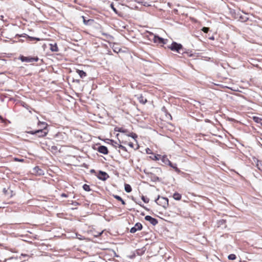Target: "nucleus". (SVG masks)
Wrapping results in <instances>:
<instances>
[{"label":"nucleus","instance_id":"1","mask_svg":"<svg viewBox=\"0 0 262 262\" xmlns=\"http://www.w3.org/2000/svg\"><path fill=\"white\" fill-rule=\"evenodd\" d=\"M155 202L158 205L162 206L165 209H166L168 206V199L167 198L159 195L158 198L156 199Z\"/></svg>","mask_w":262,"mask_h":262},{"label":"nucleus","instance_id":"2","mask_svg":"<svg viewBox=\"0 0 262 262\" xmlns=\"http://www.w3.org/2000/svg\"><path fill=\"white\" fill-rule=\"evenodd\" d=\"M54 139L58 142H64L68 139V136L64 133H58L54 136Z\"/></svg>","mask_w":262,"mask_h":262},{"label":"nucleus","instance_id":"3","mask_svg":"<svg viewBox=\"0 0 262 262\" xmlns=\"http://www.w3.org/2000/svg\"><path fill=\"white\" fill-rule=\"evenodd\" d=\"M48 132L47 129H39L35 131L28 132V133L31 135H36L38 137H43L47 135Z\"/></svg>","mask_w":262,"mask_h":262},{"label":"nucleus","instance_id":"4","mask_svg":"<svg viewBox=\"0 0 262 262\" xmlns=\"http://www.w3.org/2000/svg\"><path fill=\"white\" fill-rule=\"evenodd\" d=\"M168 48L173 51H176L180 53V50L183 49V46L180 43L173 41L171 45L168 46Z\"/></svg>","mask_w":262,"mask_h":262},{"label":"nucleus","instance_id":"5","mask_svg":"<svg viewBox=\"0 0 262 262\" xmlns=\"http://www.w3.org/2000/svg\"><path fill=\"white\" fill-rule=\"evenodd\" d=\"M145 251V247H142L141 248L136 250V252H134L132 254L128 255L127 256V257L132 259L136 256V254L138 255H142L144 253Z\"/></svg>","mask_w":262,"mask_h":262},{"label":"nucleus","instance_id":"6","mask_svg":"<svg viewBox=\"0 0 262 262\" xmlns=\"http://www.w3.org/2000/svg\"><path fill=\"white\" fill-rule=\"evenodd\" d=\"M19 59L22 62H33L34 61H37L38 60V58L37 57H31L21 56L19 57Z\"/></svg>","mask_w":262,"mask_h":262},{"label":"nucleus","instance_id":"7","mask_svg":"<svg viewBox=\"0 0 262 262\" xmlns=\"http://www.w3.org/2000/svg\"><path fill=\"white\" fill-rule=\"evenodd\" d=\"M152 35H153V38L152 40L155 43H158L161 44H166L167 40H165L164 38L160 37L157 35H154L153 34H151Z\"/></svg>","mask_w":262,"mask_h":262},{"label":"nucleus","instance_id":"8","mask_svg":"<svg viewBox=\"0 0 262 262\" xmlns=\"http://www.w3.org/2000/svg\"><path fill=\"white\" fill-rule=\"evenodd\" d=\"M108 177L109 176L108 174L106 172L102 171H99L97 175L98 179L102 181H105Z\"/></svg>","mask_w":262,"mask_h":262},{"label":"nucleus","instance_id":"9","mask_svg":"<svg viewBox=\"0 0 262 262\" xmlns=\"http://www.w3.org/2000/svg\"><path fill=\"white\" fill-rule=\"evenodd\" d=\"M142 228V225L141 223H137L135 224V225L132 227L130 230V232L131 233H135L136 231H137L138 230H141Z\"/></svg>","mask_w":262,"mask_h":262},{"label":"nucleus","instance_id":"10","mask_svg":"<svg viewBox=\"0 0 262 262\" xmlns=\"http://www.w3.org/2000/svg\"><path fill=\"white\" fill-rule=\"evenodd\" d=\"M145 220L146 221L149 222L150 224L154 226L156 225L158 223V220L157 219L153 218L149 215H146L145 217Z\"/></svg>","mask_w":262,"mask_h":262},{"label":"nucleus","instance_id":"11","mask_svg":"<svg viewBox=\"0 0 262 262\" xmlns=\"http://www.w3.org/2000/svg\"><path fill=\"white\" fill-rule=\"evenodd\" d=\"M97 150L104 155H107L108 152L107 148L104 145H100L98 147Z\"/></svg>","mask_w":262,"mask_h":262},{"label":"nucleus","instance_id":"12","mask_svg":"<svg viewBox=\"0 0 262 262\" xmlns=\"http://www.w3.org/2000/svg\"><path fill=\"white\" fill-rule=\"evenodd\" d=\"M33 172L38 176H42L44 174L43 171L38 166H36L33 168Z\"/></svg>","mask_w":262,"mask_h":262},{"label":"nucleus","instance_id":"13","mask_svg":"<svg viewBox=\"0 0 262 262\" xmlns=\"http://www.w3.org/2000/svg\"><path fill=\"white\" fill-rule=\"evenodd\" d=\"M136 96L137 97V99L140 102V103L144 104L147 102V99L145 98H144V97L142 95Z\"/></svg>","mask_w":262,"mask_h":262},{"label":"nucleus","instance_id":"14","mask_svg":"<svg viewBox=\"0 0 262 262\" xmlns=\"http://www.w3.org/2000/svg\"><path fill=\"white\" fill-rule=\"evenodd\" d=\"M50 49L52 51V52H57L58 51V47L57 46V44L56 43H54V44H50Z\"/></svg>","mask_w":262,"mask_h":262},{"label":"nucleus","instance_id":"15","mask_svg":"<svg viewBox=\"0 0 262 262\" xmlns=\"http://www.w3.org/2000/svg\"><path fill=\"white\" fill-rule=\"evenodd\" d=\"M161 160L165 164L168 165V164H170V161L166 156H162L161 157Z\"/></svg>","mask_w":262,"mask_h":262},{"label":"nucleus","instance_id":"16","mask_svg":"<svg viewBox=\"0 0 262 262\" xmlns=\"http://www.w3.org/2000/svg\"><path fill=\"white\" fill-rule=\"evenodd\" d=\"M77 73L78 74V75L81 78H83L86 76V73L82 70H77Z\"/></svg>","mask_w":262,"mask_h":262},{"label":"nucleus","instance_id":"17","mask_svg":"<svg viewBox=\"0 0 262 262\" xmlns=\"http://www.w3.org/2000/svg\"><path fill=\"white\" fill-rule=\"evenodd\" d=\"M169 166H170L171 167H172L173 169H174V170L177 172H180V169L177 167L176 164H173L170 162V164H168Z\"/></svg>","mask_w":262,"mask_h":262},{"label":"nucleus","instance_id":"18","mask_svg":"<svg viewBox=\"0 0 262 262\" xmlns=\"http://www.w3.org/2000/svg\"><path fill=\"white\" fill-rule=\"evenodd\" d=\"M38 126H39L40 127V128H41V129H47V124L44 122H38Z\"/></svg>","mask_w":262,"mask_h":262},{"label":"nucleus","instance_id":"19","mask_svg":"<svg viewBox=\"0 0 262 262\" xmlns=\"http://www.w3.org/2000/svg\"><path fill=\"white\" fill-rule=\"evenodd\" d=\"M181 197H182L181 194L178 192H175L173 194V199L177 201L180 200L181 199Z\"/></svg>","mask_w":262,"mask_h":262},{"label":"nucleus","instance_id":"20","mask_svg":"<svg viewBox=\"0 0 262 262\" xmlns=\"http://www.w3.org/2000/svg\"><path fill=\"white\" fill-rule=\"evenodd\" d=\"M253 119L255 122L260 124L262 126V119L261 118H260L258 117H253Z\"/></svg>","mask_w":262,"mask_h":262},{"label":"nucleus","instance_id":"21","mask_svg":"<svg viewBox=\"0 0 262 262\" xmlns=\"http://www.w3.org/2000/svg\"><path fill=\"white\" fill-rule=\"evenodd\" d=\"M125 190L126 192H130L132 191V187L130 185L125 184L124 186Z\"/></svg>","mask_w":262,"mask_h":262},{"label":"nucleus","instance_id":"22","mask_svg":"<svg viewBox=\"0 0 262 262\" xmlns=\"http://www.w3.org/2000/svg\"><path fill=\"white\" fill-rule=\"evenodd\" d=\"M114 197L117 200L120 201L123 205H125V203L124 200L119 195H114Z\"/></svg>","mask_w":262,"mask_h":262},{"label":"nucleus","instance_id":"23","mask_svg":"<svg viewBox=\"0 0 262 262\" xmlns=\"http://www.w3.org/2000/svg\"><path fill=\"white\" fill-rule=\"evenodd\" d=\"M83 188L86 191H90L91 190L90 186L87 184H84L83 186Z\"/></svg>","mask_w":262,"mask_h":262},{"label":"nucleus","instance_id":"24","mask_svg":"<svg viewBox=\"0 0 262 262\" xmlns=\"http://www.w3.org/2000/svg\"><path fill=\"white\" fill-rule=\"evenodd\" d=\"M236 258V256L234 254H231L228 256V258L230 260H235Z\"/></svg>","mask_w":262,"mask_h":262},{"label":"nucleus","instance_id":"25","mask_svg":"<svg viewBox=\"0 0 262 262\" xmlns=\"http://www.w3.org/2000/svg\"><path fill=\"white\" fill-rule=\"evenodd\" d=\"M50 150L52 152H56L57 150V147L56 146H52L51 147Z\"/></svg>","mask_w":262,"mask_h":262},{"label":"nucleus","instance_id":"26","mask_svg":"<svg viewBox=\"0 0 262 262\" xmlns=\"http://www.w3.org/2000/svg\"><path fill=\"white\" fill-rule=\"evenodd\" d=\"M128 136L131 137L132 138H133L134 139H135L136 138H137V135L136 134L133 133H132L131 134L128 135Z\"/></svg>","mask_w":262,"mask_h":262},{"label":"nucleus","instance_id":"27","mask_svg":"<svg viewBox=\"0 0 262 262\" xmlns=\"http://www.w3.org/2000/svg\"><path fill=\"white\" fill-rule=\"evenodd\" d=\"M138 3H141L142 5H143L144 6H151V5L149 4L146 2H138Z\"/></svg>","mask_w":262,"mask_h":262},{"label":"nucleus","instance_id":"28","mask_svg":"<svg viewBox=\"0 0 262 262\" xmlns=\"http://www.w3.org/2000/svg\"><path fill=\"white\" fill-rule=\"evenodd\" d=\"M141 199L142 200V201L144 202H145L146 203H148L149 202V199L146 198H145L144 196H142V198H141Z\"/></svg>","mask_w":262,"mask_h":262},{"label":"nucleus","instance_id":"29","mask_svg":"<svg viewBox=\"0 0 262 262\" xmlns=\"http://www.w3.org/2000/svg\"><path fill=\"white\" fill-rule=\"evenodd\" d=\"M202 30L204 32V33H207L209 30V28H207V27H203L202 29Z\"/></svg>","mask_w":262,"mask_h":262},{"label":"nucleus","instance_id":"30","mask_svg":"<svg viewBox=\"0 0 262 262\" xmlns=\"http://www.w3.org/2000/svg\"><path fill=\"white\" fill-rule=\"evenodd\" d=\"M117 131L120 132V133H125L126 132V130L122 128H119Z\"/></svg>","mask_w":262,"mask_h":262},{"label":"nucleus","instance_id":"31","mask_svg":"<svg viewBox=\"0 0 262 262\" xmlns=\"http://www.w3.org/2000/svg\"><path fill=\"white\" fill-rule=\"evenodd\" d=\"M155 158L154 159L156 160H159L161 158V156L160 155H157L156 156H154Z\"/></svg>","mask_w":262,"mask_h":262},{"label":"nucleus","instance_id":"32","mask_svg":"<svg viewBox=\"0 0 262 262\" xmlns=\"http://www.w3.org/2000/svg\"><path fill=\"white\" fill-rule=\"evenodd\" d=\"M29 37L30 39V40H36L37 41L40 40V39L39 38L33 37Z\"/></svg>","mask_w":262,"mask_h":262},{"label":"nucleus","instance_id":"33","mask_svg":"<svg viewBox=\"0 0 262 262\" xmlns=\"http://www.w3.org/2000/svg\"><path fill=\"white\" fill-rule=\"evenodd\" d=\"M239 19L241 20V21H245L248 19V18H245L243 16H240Z\"/></svg>","mask_w":262,"mask_h":262},{"label":"nucleus","instance_id":"34","mask_svg":"<svg viewBox=\"0 0 262 262\" xmlns=\"http://www.w3.org/2000/svg\"><path fill=\"white\" fill-rule=\"evenodd\" d=\"M119 147L124 150H126V148L122 145H119Z\"/></svg>","mask_w":262,"mask_h":262},{"label":"nucleus","instance_id":"35","mask_svg":"<svg viewBox=\"0 0 262 262\" xmlns=\"http://www.w3.org/2000/svg\"><path fill=\"white\" fill-rule=\"evenodd\" d=\"M82 18H83V23H84V24L87 25V24H88V21H90V20H87V21H86V20L85 19V18H84V17L83 16H82Z\"/></svg>","mask_w":262,"mask_h":262},{"label":"nucleus","instance_id":"36","mask_svg":"<svg viewBox=\"0 0 262 262\" xmlns=\"http://www.w3.org/2000/svg\"><path fill=\"white\" fill-rule=\"evenodd\" d=\"M3 192L6 194L8 191V190L6 188H4L3 190Z\"/></svg>","mask_w":262,"mask_h":262},{"label":"nucleus","instance_id":"37","mask_svg":"<svg viewBox=\"0 0 262 262\" xmlns=\"http://www.w3.org/2000/svg\"><path fill=\"white\" fill-rule=\"evenodd\" d=\"M15 161H17L22 162V161H24V159H17V158H15Z\"/></svg>","mask_w":262,"mask_h":262},{"label":"nucleus","instance_id":"38","mask_svg":"<svg viewBox=\"0 0 262 262\" xmlns=\"http://www.w3.org/2000/svg\"><path fill=\"white\" fill-rule=\"evenodd\" d=\"M129 146H130L131 147H133L134 144L133 143H129Z\"/></svg>","mask_w":262,"mask_h":262},{"label":"nucleus","instance_id":"39","mask_svg":"<svg viewBox=\"0 0 262 262\" xmlns=\"http://www.w3.org/2000/svg\"><path fill=\"white\" fill-rule=\"evenodd\" d=\"M61 196H63V197H67V195L66 194H65V193H62L61 194Z\"/></svg>","mask_w":262,"mask_h":262},{"label":"nucleus","instance_id":"40","mask_svg":"<svg viewBox=\"0 0 262 262\" xmlns=\"http://www.w3.org/2000/svg\"><path fill=\"white\" fill-rule=\"evenodd\" d=\"M111 6H112L113 9L114 10V11H116V9L114 8V7H113L112 4L111 5Z\"/></svg>","mask_w":262,"mask_h":262},{"label":"nucleus","instance_id":"41","mask_svg":"<svg viewBox=\"0 0 262 262\" xmlns=\"http://www.w3.org/2000/svg\"><path fill=\"white\" fill-rule=\"evenodd\" d=\"M111 6H112L113 9L114 10V11H116V9L114 8V7H113L112 4L111 5Z\"/></svg>","mask_w":262,"mask_h":262},{"label":"nucleus","instance_id":"42","mask_svg":"<svg viewBox=\"0 0 262 262\" xmlns=\"http://www.w3.org/2000/svg\"><path fill=\"white\" fill-rule=\"evenodd\" d=\"M112 142L114 143V145H116L117 144V142H114V141L112 140L111 141Z\"/></svg>","mask_w":262,"mask_h":262},{"label":"nucleus","instance_id":"43","mask_svg":"<svg viewBox=\"0 0 262 262\" xmlns=\"http://www.w3.org/2000/svg\"><path fill=\"white\" fill-rule=\"evenodd\" d=\"M112 142L114 143V145H116L117 144V142H114V141L112 140L111 141Z\"/></svg>","mask_w":262,"mask_h":262},{"label":"nucleus","instance_id":"44","mask_svg":"<svg viewBox=\"0 0 262 262\" xmlns=\"http://www.w3.org/2000/svg\"><path fill=\"white\" fill-rule=\"evenodd\" d=\"M113 50H114V52H116V53H117V52H118V51H117V49H113Z\"/></svg>","mask_w":262,"mask_h":262},{"label":"nucleus","instance_id":"45","mask_svg":"<svg viewBox=\"0 0 262 262\" xmlns=\"http://www.w3.org/2000/svg\"><path fill=\"white\" fill-rule=\"evenodd\" d=\"M144 172L145 173H147L146 172V170L145 169L144 170Z\"/></svg>","mask_w":262,"mask_h":262},{"label":"nucleus","instance_id":"46","mask_svg":"<svg viewBox=\"0 0 262 262\" xmlns=\"http://www.w3.org/2000/svg\"><path fill=\"white\" fill-rule=\"evenodd\" d=\"M155 179L159 180V178L158 177H156Z\"/></svg>","mask_w":262,"mask_h":262},{"label":"nucleus","instance_id":"47","mask_svg":"<svg viewBox=\"0 0 262 262\" xmlns=\"http://www.w3.org/2000/svg\"><path fill=\"white\" fill-rule=\"evenodd\" d=\"M0 119H3V118L1 116H0Z\"/></svg>","mask_w":262,"mask_h":262},{"label":"nucleus","instance_id":"48","mask_svg":"<svg viewBox=\"0 0 262 262\" xmlns=\"http://www.w3.org/2000/svg\"><path fill=\"white\" fill-rule=\"evenodd\" d=\"M102 231L101 232H100V233H99V235L101 234H102Z\"/></svg>","mask_w":262,"mask_h":262},{"label":"nucleus","instance_id":"49","mask_svg":"<svg viewBox=\"0 0 262 262\" xmlns=\"http://www.w3.org/2000/svg\"><path fill=\"white\" fill-rule=\"evenodd\" d=\"M91 172H94V170H93H93H91Z\"/></svg>","mask_w":262,"mask_h":262},{"label":"nucleus","instance_id":"50","mask_svg":"<svg viewBox=\"0 0 262 262\" xmlns=\"http://www.w3.org/2000/svg\"><path fill=\"white\" fill-rule=\"evenodd\" d=\"M211 39H214V38H213V37H211Z\"/></svg>","mask_w":262,"mask_h":262},{"label":"nucleus","instance_id":"51","mask_svg":"<svg viewBox=\"0 0 262 262\" xmlns=\"http://www.w3.org/2000/svg\"><path fill=\"white\" fill-rule=\"evenodd\" d=\"M79 239H81L82 238L81 237H78Z\"/></svg>","mask_w":262,"mask_h":262}]
</instances>
